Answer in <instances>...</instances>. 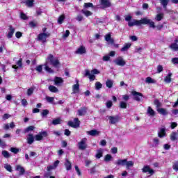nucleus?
<instances>
[{
	"label": "nucleus",
	"instance_id": "8fccbe9b",
	"mask_svg": "<svg viewBox=\"0 0 178 178\" xmlns=\"http://www.w3.org/2000/svg\"><path fill=\"white\" fill-rule=\"evenodd\" d=\"M63 20H65V15H62L58 19V24H62V23H63Z\"/></svg>",
	"mask_w": 178,
	"mask_h": 178
},
{
	"label": "nucleus",
	"instance_id": "39448f33",
	"mask_svg": "<svg viewBox=\"0 0 178 178\" xmlns=\"http://www.w3.org/2000/svg\"><path fill=\"white\" fill-rule=\"evenodd\" d=\"M87 138H83L81 139L80 142L78 143V148L81 149V151H84V149H87Z\"/></svg>",
	"mask_w": 178,
	"mask_h": 178
},
{
	"label": "nucleus",
	"instance_id": "9b49d317",
	"mask_svg": "<svg viewBox=\"0 0 178 178\" xmlns=\"http://www.w3.org/2000/svg\"><path fill=\"white\" fill-rule=\"evenodd\" d=\"M76 84L72 86V91L74 94H79L80 92V84L79 80H76Z\"/></svg>",
	"mask_w": 178,
	"mask_h": 178
},
{
	"label": "nucleus",
	"instance_id": "774afa93",
	"mask_svg": "<svg viewBox=\"0 0 178 178\" xmlns=\"http://www.w3.org/2000/svg\"><path fill=\"white\" fill-rule=\"evenodd\" d=\"M172 62L174 63V65H178V58L175 57L172 58Z\"/></svg>",
	"mask_w": 178,
	"mask_h": 178
},
{
	"label": "nucleus",
	"instance_id": "72a5a7b5",
	"mask_svg": "<svg viewBox=\"0 0 178 178\" xmlns=\"http://www.w3.org/2000/svg\"><path fill=\"white\" fill-rule=\"evenodd\" d=\"M81 13L85 15V16H86V17H88V16L92 15V13L91 11L81 10Z\"/></svg>",
	"mask_w": 178,
	"mask_h": 178
},
{
	"label": "nucleus",
	"instance_id": "2eb2a0df",
	"mask_svg": "<svg viewBox=\"0 0 178 178\" xmlns=\"http://www.w3.org/2000/svg\"><path fill=\"white\" fill-rule=\"evenodd\" d=\"M16 170L17 172H19V176H23L24 173H26V170H24V168L20 165H17L16 166Z\"/></svg>",
	"mask_w": 178,
	"mask_h": 178
},
{
	"label": "nucleus",
	"instance_id": "864d4df0",
	"mask_svg": "<svg viewBox=\"0 0 178 178\" xmlns=\"http://www.w3.org/2000/svg\"><path fill=\"white\" fill-rule=\"evenodd\" d=\"M18 67H23V58H19L17 62Z\"/></svg>",
	"mask_w": 178,
	"mask_h": 178
},
{
	"label": "nucleus",
	"instance_id": "49530a36",
	"mask_svg": "<svg viewBox=\"0 0 178 178\" xmlns=\"http://www.w3.org/2000/svg\"><path fill=\"white\" fill-rule=\"evenodd\" d=\"M106 106L108 108V109H111V106H113V103L112 101L108 100L106 102Z\"/></svg>",
	"mask_w": 178,
	"mask_h": 178
},
{
	"label": "nucleus",
	"instance_id": "a18cd8bd",
	"mask_svg": "<svg viewBox=\"0 0 178 178\" xmlns=\"http://www.w3.org/2000/svg\"><path fill=\"white\" fill-rule=\"evenodd\" d=\"M51 123L54 124V126H56V124H60V118L53 120Z\"/></svg>",
	"mask_w": 178,
	"mask_h": 178
},
{
	"label": "nucleus",
	"instance_id": "09e8293b",
	"mask_svg": "<svg viewBox=\"0 0 178 178\" xmlns=\"http://www.w3.org/2000/svg\"><path fill=\"white\" fill-rule=\"evenodd\" d=\"M102 88V83L101 82H96L95 83V90H101Z\"/></svg>",
	"mask_w": 178,
	"mask_h": 178
},
{
	"label": "nucleus",
	"instance_id": "2f4dec72",
	"mask_svg": "<svg viewBox=\"0 0 178 178\" xmlns=\"http://www.w3.org/2000/svg\"><path fill=\"white\" fill-rule=\"evenodd\" d=\"M106 86L108 88H112V87H113V81L112 80L107 79L106 81Z\"/></svg>",
	"mask_w": 178,
	"mask_h": 178
},
{
	"label": "nucleus",
	"instance_id": "f8f14e48",
	"mask_svg": "<svg viewBox=\"0 0 178 178\" xmlns=\"http://www.w3.org/2000/svg\"><path fill=\"white\" fill-rule=\"evenodd\" d=\"M90 79V81H94L95 80V75L93 74L90 73V70H85V74H84V77H88Z\"/></svg>",
	"mask_w": 178,
	"mask_h": 178
},
{
	"label": "nucleus",
	"instance_id": "0eeeda50",
	"mask_svg": "<svg viewBox=\"0 0 178 178\" xmlns=\"http://www.w3.org/2000/svg\"><path fill=\"white\" fill-rule=\"evenodd\" d=\"M44 137H48V132L47 131L40 132L39 134L35 135V141H41Z\"/></svg>",
	"mask_w": 178,
	"mask_h": 178
},
{
	"label": "nucleus",
	"instance_id": "58836bf2",
	"mask_svg": "<svg viewBox=\"0 0 178 178\" xmlns=\"http://www.w3.org/2000/svg\"><path fill=\"white\" fill-rule=\"evenodd\" d=\"M44 70L46 72H48V73H54V70H51L49 66H48V63H47L44 64Z\"/></svg>",
	"mask_w": 178,
	"mask_h": 178
},
{
	"label": "nucleus",
	"instance_id": "f03ea898",
	"mask_svg": "<svg viewBox=\"0 0 178 178\" xmlns=\"http://www.w3.org/2000/svg\"><path fill=\"white\" fill-rule=\"evenodd\" d=\"M47 60L49 61L50 65L54 67H59L60 66V62L58 58H55L54 55L49 54L47 57Z\"/></svg>",
	"mask_w": 178,
	"mask_h": 178
},
{
	"label": "nucleus",
	"instance_id": "f704fd0d",
	"mask_svg": "<svg viewBox=\"0 0 178 178\" xmlns=\"http://www.w3.org/2000/svg\"><path fill=\"white\" fill-rule=\"evenodd\" d=\"M163 16H164L163 13L157 14L155 18L156 22H161V20L163 19Z\"/></svg>",
	"mask_w": 178,
	"mask_h": 178
},
{
	"label": "nucleus",
	"instance_id": "a878e982",
	"mask_svg": "<svg viewBox=\"0 0 178 178\" xmlns=\"http://www.w3.org/2000/svg\"><path fill=\"white\" fill-rule=\"evenodd\" d=\"M170 138L171 141H177V140H178L177 133L172 132L170 135Z\"/></svg>",
	"mask_w": 178,
	"mask_h": 178
},
{
	"label": "nucleus",
	"instance_id": "603ef678",
	"mask_svg": "<svg viewBox=\"0 0 178 178\" xmlns=\"http://www.w3.org/2000/svg\"><path fill=\"white\" fill-rule=\"evenodd\" d=\"M89 173L90 175H95V173H97V168H95V166H93L90 168Z\"/></svg>",
	"mask_w": 178,
	"mask_h": 178
},
{
	"label": "nucleus",
	"instance_id": "0e129e2a",
	"mask_svg": "<svg viewBox=\"0 0 178 178\" xmlns=\"http://www.w3.org/2000/svg\"><path fill=\"white\" fill-rule=\"evenodd\" d=\"M161 72H163V67L159 65L157 66V73H161Z\"/></svg>",
	"mask_w": 178,
	"mask_h": 178
},
{
	"label": "nucleus",
	"instance_id": "4468645a",
	"mask_svg": "<svg viewBox=\"0 0 178 178\" xmlns=\"http://www.w3.org/2000/svg\"><path fill=\"white\" fill-rule=\"evenodd\" d=\"M87 113V107H81L77 111L78 116H84Z\"/></svg>",
	"mask_w": 178,
	"mask_h": 178
},
{
	"label": "nucleus",
	"instance_id": "3c124183",
	"mask_svg": "<svg viewBox=\"0 0 178 178\" xmlns=\"http://www.w3.org/2000/svg\"><path fill=\"white\" fill-rule=\"evenodd\" d=\"M27 95L28 97H30L31 95H33V92H34V88H30L27 90Z\"/></svg>",
	"mask_w": 178,
	"mask_h": 178
},
{
	"label": "nucleus",
	"instance_id": "c9c22d12",
	"mask_svg": "<svg viewBox=\"0 0 178 178\" xmlns=\"http://www.w3.org/2000/svg\"><path fill=\"white\" fill-rule=\"evenodd\" d=\"M25 3L27 5V6L31 8L34 6V0H26Z\"/></svg>",
	"mask_w": 178,
	"mask_h": 178
},
{
	"label": "nucleus",
	"instance_id": "9d476101",
	"mask_svg": "<svg viewBox=\"0 0 178 178\" xmlns=\"http://www.w3.org/2000/svg\"><path fill=\"white\" fill-rule=\"evenodd\" d=\"M115 63L118 66L123 67L126 65V61L124 60H123V57L119 56L115 59Z\"/></svg>",
	"mask_w": 178,
	"mask_h": 178
},
{
	"label": "nucleus",
	"instance_id": "7ed1b4c3",
	"mask_svg": "<svg viewBox=\"0 0 178 178\" xmlns=\"http://www.w3.org/2000/svg\"><path fill=\"white\" fill-rule=\"evenodd\" d=\"M51 33H40L38 35L37 41H41L42 44H45L47 42V38L50 37Z\"/></svg>",
	"mask_w": 178,
	"mask_h": 178
},
{
	"label": "nucleus",
	"instance_id": "de8ad7c7",
	"mask_svg": "<svg viewBox=\"0 0 178 178\" xmlns=\"http://www.w3.org/2000/svg\"><path fill=\"white\" fill-rule=\"evenodd\" d=\"M35 129L34 126H29L25 129V133H29V131H33Z\"/></svg>",
	"mask_w": 178,
	"mask_h": 178
},
{
	"label": "nucleus",
	"instance_id": "bf43d9fd",
	"mask_svg": "<svg viewBox=\"0 0 178 178\" xmlns=\"http://www.w3.org/2000/svg\"><path fill=\"white\" fill-rule=\"evenodd\" d=\"M35 70L37 72H38V73H42V65H38L35 67Z\"/></svg>",
	"mask_w": 178,
	"mask_h": 178
},
{
	"label": "nucleus",
	"instance_id": "5701e85b",
	"mask_svg": "<svg viewBox=\"0 0 178 178\" xmlns=\"http://www.w3.org/2000/svg\"><path fill=\"white\" fill-rule=\"evenodd\" d=\"M157 112L160 113V115H163V116H166V115L169 113L168 110L163 108H157Z\"/></svg>",
	"mask_w": 178,
	"mask_h": 178
},
{
	"label": "nucleus",
	"instance_id": "5fc2aeb1",
	"mask_svg": "<svg viewBox=\"0 0 178 178\" xmlns=\"http://www.w3.org/2000/svg\"><path fill=\"white\" fill-rule=\"evenodd\" d=\"M172 169L175 171V172H178V161H176L173 163L172 165Z\"/></svg>",
	"mask_w": 178,
	"mask_h": 178
},
{
	"label": "nucleus",
	"instance_id": "a19ab883",
	"mask_svg": "<svg viewBox=\"0 0 178 178\" xmlns=\"http://www.w3.org/2000/svg\"><path fill=\"white\" fill-rule=\"evenodd\" d=\"M145 81H146V83H148L149 84L155 83V80L152 79V78H151V76L147 77Z\"/></svg>",
	"mask_w": 178,
	"mask_h": 178
},
{
	"label": "nucleus",
	"instance_id": "69168bd1",
	"mask_svg": "<svg viewBox=\"0 0 178 178\" xmlns=\"http://www.w3.org/2000/svg\"><path fill=\"white\" fill-rule=\"evenodd\" d=\"M23 35V33L20 31H17L15 33L16 38H21V37Z\"/></svg>",
	"mask_w": 178,
	"mask_h": 178
},
{
	"label": "nucleus",
	"instance_id": "c756f323",
	"mask_svg": "<svg viewBox=\"0 0 178 178\" xmlns=\"http://www.w3.org/2000/svg\"><path fill=\"white\" fill-rule=\"evenodd\" d=\"M165 83H171L172 81V73H169L164 79Z\"/></svg>",
	"mask_w": 178,
	"mask_h": 178
},
{
	"label": "nucleus",
	"instance_id": "ddd939ff",
	"mask_svg": "<svg viewBox=\"0 0 178 178\" xmlns=\"http://www.w3.org/2000/svg\"><path fill=\"white\" fill-rule=\"evenodd\" d=\"M100 4L104 8H111L112 6V3L109 0H100Z\"/></svg>",
	"mask_w": 178,
	"mask_h": 178
},
{
	"label": "nucleus",
	"instance_id": "79ce46f5",
	"mask_svg": "<svg viewBox=\"0 0 178 178\" xmlns=\"http://www.w3.org/2000/svg\"><path fill=\"white\" fill-rule=\"evenodd\" d=\"M120 108H121V109H127V103H126L125 102H120Z\"/></svg>",
	"mask_w": 178,
	"mask_h": 178
},
{
	"label": "nucleus",
	"instance_id": "20e7f679",
	"mask_svg": "<svg viewBox=\"0 0 178 178\" xmlns=\"http://www.w3.org/2000/svg\"><path fill=\"white\" fill-rule=\"evenodd\" d=\"M131 94L134 97V100L137 101V102H140V101H141V99H143L144 97V95H143V93L135 90L131 91Z\"/></svg>",
	"mask_w": 178,
	"mask_h": 178
},
{
	"label": "nucleus",
	"instance_id": "423d86ee",
	"mask_svg": "<svg viewBox=\"0 0 178 178\" xmlns=\"http://www.w3.org/2000/svg\"><path fill=\"white\" fill-rule=\"evenodd\" d=\"M74 122L69 121L68 126H70V127H72L73 129H77L80 127V120H79V118H74Z\"/></svg>",
	"mask_w": 178,
	"mask_h": 178
},
{
	"label": "nucleus",
	"instance_id": "cd10ccee",
	"mask_svg": "<svg viewBox=\"0 0 178 178\" xmlns=\"http://www.w3.org/2000/svg\"><path fill=\"white\" fill-rule=\"evenodd\" d=\"M130 47H131V43H125L124 44L123 47L121 48V51L124 52V51H127V49H129L130 48Z\"/></svg>",
	"mask_w": 178,
	"mask_h": 178
},
{
	"label": "nucleus",
	"instance_id": "338daca9",
	"mask_svg": "<svg viewBox=\"0 0 178 178\" xmlns=\"http://www.w3.org/2000/svg\"><path fill=\"white\" fill-rule=\"evenodd\" d=\"M83 15H78L77 16H76V19L77 20V22H81L82 20H83Z\"/></svg>",
	"mask_w": 178,
	"mask_h": 178
},
{
	"label": "nucleus",
	"instance_id": "6ab92c4d",
	"mask_svg": "<svg viewBox=\"0 0 178 178\" xmlns=\"http://www.w3.org/2000/svg\"><path fill=\"white\" fill-rule=\"evenodd\" d=\"M8 27H9L8 30H10V31L7 35V38L10 39L12 38V37H13V34H15V28H13L12 25H10Z\"/></svg>",
	"mask_w": 178,
	"mask_h": 178
},
{
	"label": "nucleus",
	"instance_id": "f257e3e1",
	"mask_svg": "<svg viewBox=\"0 0 178 178\" xmlns=\"http://www.w3.org/2000/svg\"><path fill=\"white\" fill-rule=\"evenodd\" d=\"M142 24H147L149 29H155V22L152 19L147 17L142 18L141 19H134V22H129V27H134V26H142Z\"/></svg>",
	"mask_w": 178,
	"mask_h": 178
},
{
	"label": "nucleus",
	"instance_id": "aec40b11",
	"mask_svg": "<svg viewBox=\"0 0 178 178\" xmlns=\"http://www.w3.org/2000/svg\"><path fill=\"white\" fill-rule=\"evenodd\" d=\"M27 143L28 144H29V145H31V144L34 143V134H28Z\"/></svg>",
	"mask_w": 178,
	"mask_h": 178
},
{
	"label": "nucleus",
	"instance_id": "4c0bfd02",
	"mask_svg": "<svg viewBox=\"0 0 178 178\" xmlns=\"http://www.w3.org/2000/svg\"><path fill=\"white\" fill-rule=\"evenodd\" d=\"M160 3L163 6V8H166V6L169 3V0H160Z\"/></svg>",
	"mask_w": 178,
	"mask_h": 178
},
{
	"label": "nucleus",
	"instance_id": "a211bd4d",
	"mask_svg": "<svg viewBox=\"0 0 178 178\" xmlns=\"http://www.w3.org/2000/svg\"><path fill=\"white\" fill-rule=\"evenodd\" d=\"M76 54L83 55V54H87V50L84 46H80V47L76 50Z\"/></svg>",
	"mask_w": 178,
	"mask_h": 178
},
{
	"label": "nucleus",
	"instance_id": "4d7b16f0",
	"mask_svg": "<svg viewBox=\"0 0 178 178\" xmlns=\"http://www.w3.org/2000/svg\"><path fill=\"white\" fill-rule=\"evenodd\" d=\"M112 159V155L111 154H106L104 157L105 162H109Z\"/></svg>",
	"mask_w": 178,
	"mask_h": 178
},
{
	"label": "nucleus",
	"instance_id": "052dcab7",
	"mask_svg": "<svg viewBox=\"0 0 178 178\" xmlns=\"http://www.w3.org/2000/svg\"><path fill=\"white\" fill-rule=\"evenodd\" d=\"M49 114V111L48 109L42 110L41 113L42 116H47Z\"/></svg>",
	"mask_w": 178,
	"mask_h": 178
},
{
	"label": "nucleus",
	"instance_id": "6e6552de",
	"mask_svg": "<svg viewBox=\"0 0 178 178\" xmlns=\"http://www.w3.org/2000/svg\"><path fill=\"white\" fill-rule=\"evenodd\" d=\"M142 172H143V173H149V175H150V176H152L155 173V170H154V169L151 168V167H149V165H145L142 168Z\"/></svg>",
	"mask_w": 178,
	"mask_h": 178
},
{
	"label": "nucleus",
	"instance_id": "bb28decb",
	"mask_svg": "<svg viewBox=\"0 0 178 178\" xmlns=\"http://www.w3.org/2000/svg\"><path fill=\"white\" fill-rule=\"evenodd\" d=\"M158 136L160 138L165 137V136H166V130L164 128H162L158 133Z\"/></svg>",
	"mask_w": 178,
	"mask_h": 178
},
{
	"label": "nucleus",
	"instance_id": "1a4fd4ad",
	"mask_svg": "<svg viewBox=\"0 0 178 178\" xmlns=\"http://www.w3.org/2000/svg\"><path fill=\"white\" fill-rule=\"evenodd\" d=\"M108 120L110 124H116L120 120V117L119 115H115V116H112L110 115L108 116Z\"/></svg>",
	"mask_w": 178,
	"mask_h": 178
},
{
	"label": "nucleus",
	"instance_id": "412c9836",
	"mask_svg": "<svg viewBox=\"0 0 178 178\" xmlns=\"http://www.w3.org/2000/svg\"><path fill=\"white\" fill-rule=\"evenodd\" d=\"M127 160V159H118L115 163V165H117L118 166H125Z\"/></svg>",
	"mask_w": 178,
	"mask_h": 178
},
{
	"label": "nucleus",
	"instance_id": "c03bdc74",
	"mask_svg": "<svg viewBox=\"0 0 178 178\" xmlns=\"http://www.w3.org/2000/svg\"><path fill=\"white\" fill-rule=\"evenodd\" d=\"M83 8H85V9H88V8H94V4H92V3H85L83 4Z\"/></svg>",
	"mask_w": 178,
	"mask_h": 178
},
{
	"label": "nucleus",
	"instance_id": "680f3d73",
	"mask_svg": "<svg viewBox=\"0 0 178 178\" xmlns=\"http://www.w3.org/2000/svg\"><path fill=\"white\" fill-rule=\"evenodd\" d=\"M20 17L21 19H22V20H27V19H29V17L26 14H24V13H21Z\"/></svg>",
	"mask_w": 178,
	"mask_h": 178
},
{
	"label": "nucleus",
	"instance_id": "473e14b6",
	"mask_svg": "<svg viewBox=\"0 0 178 178\" xmlns=\"http://www.w3.org/2000/svg\"><path fill=\"white\" fill-rule=\"evenodd\" d=\"M49 91H51V92H58V88H56L52 85H50L49 86Z\"/></svg>",
	"mask_w": 178,
	"mask_h": 178
},
{
	"label": "nucleus",
	"instance_id": "e2e57ef3",
	"mask_svg": "<svg viewBox=\"0 0 178 178\" xmlns=\"http://www.w3.org/2000/svg\"><path fill=\"white\" fill-rule=\"evenodd\" d=\"M91 73L92 74L95 75V74H99L101 72H99V70H98L97 68H95L91 71Z\"/></svg>",
	"mask_w": 178,
	"mask_h": 178
},
{
	"label": "nucleus",
	"instance_id": "6e6d98bb",
	"mask_svg": "<svg viewBox=\"0 0 178 178\" xmlns=\"http://www.w3.org/2000/svg\"><path fill=\"white\" fill-rule=\"evenodd\" d=\"M29 26L32 29H35V27H37V22H35L34 21H31L29 22Z\"/></svg>",
	"mask_w": 178,
	"mask_h": 178
},
{
	"label": "nucleus",
	"instance_id": "c85d7f7f",
	"mask_svg": "<svg viewBox=\"0 0 178 178\" xmlns=\"http://www.w3.org/2000/svg\"><path fill=\"white\" fill-rule=\"evenodd\" d=\"M154 105L157 108V109H159L161 106H162V103L159 102V99H155L154 101Z\"/></svg>",
	"mask_w": 178,
	"mask_h": 178
},
{
	"label": "nucleus",
	"instance_id": "7c9ffc66",
	"mask_svg": "<svg viewBox=\"0 0 178 178\" xmlns=\"http://www.w3.org/2000/svg\"><path fill=\"white\" fill-rule=\"evenodd\" d=\"M125 165L127 166V169H130L132 166H134V162L133 161H128L127 160Z\"/></svg>",
	"mask_w": 178,
	"mask_h": 178
},
{
	"label": "nucleus",
	"instance_id": "393cba45",
	"mask_svg": "<svg viewBox=\"0 0 178 178\" xmlns=\"http://www.w3.org/2000/svg\"><path fill=\"white\" fill-rule=\"evenodd\" d=\"M65 166L66 170H72V163H70V161L67 159H65Z\"/></svg>",
	"mask_w": 178,
	"mask_h": 178
},
{
	"label": "nucleus",
	"instance_id": "37998d69",
	"mask_svg": "<svg viewBox=\"0 0 178 178\" xmlns=\"http://www.w3.org/2000/svg\"><path fill=\"white\" fill-rule=\"evenodd\" d=\"M10 152H13V154H19V152L20 151V149L17 147H11L10 148Z\"/></svg>",
	"mask_w": 178,
	"mask_h": 178
},
{
	"label": "nucleus",
	"instance_id": "4be33fe9",
	"mask_svg": "<svg viewBox=\"0 0 178 178\" xmlns=\"http://www.w3.org/2000/svg\"><path fill=\"white\" fill-rule=\"evenodd\" d=\"M178 40L176 39L175 40V42L174 43H172L170 45V48L172 49V51H178Z\"/></svg>",
	"mask_w": 178,
	"mask_h": 178
},
{
	"label": "nucleus",
	"instance_id": "f3484780",
	"mask_svg": "<svg viewBox=\"0 0 178 178\" xmlns=\"http://www.w3.org/2000/svg\"><path fill=\"white\" fill-rule=\"evenodd\" d=\"M101 132L97 129H92L90 131H87V134L89 136H92V137H95V136H99Z\"/></svg>",
	"mask_w": 178,
	"mask_h": 178
},
{
	"label": "nucleus",
	"instance_id": "13d9d810",
	"mask_svg": "<svg viewBox=\"0 0 178 178\" xmlns=\"http://www.w3.org/2000/svg\"><path fill=\"white\" fill-rule=\"evenodd\" d=\"M102 155H103L102 151L98 150V152H97V153L96 154V158L97 159H99L100 158H102Z\"/></svg>",
	"mask_w": 178,
	"mask_h": 178
},
{
	"label": "nucleus",
	"instance_id": "e433bc0d",
	"mask_svg": "<svg viewBox=\"0 0 178 178\" xmlns=\"http://www.w3.org/2000/svg\"><path fill=\"white\" fill-rule=\"evenodd\" d=\"M147 113H149L150 116H155V111H154V110L152 109V108H151V106H149L147 108Z\"/></svg>",
	"mask_w": 178,
	"mask_h": 178
},
{
	"label": "nucleus",
	"instance_id": "dca6fc26",
	"mask_svg": "<svg viewBox=\"0 0 178 178\" xmlns=\"http://www.w3.org/2000/svg\"><path fill=\"white\" fill-rule=\"evenodd\" d=\"M105 40L107 42H111V44H114L115 43V40L112 38V35L111 33H107L104 36Z\"/></svg>",
	"mask_w": 178,
	"mask_h": 178
},
{
	"label": "nucleus",
	"instance_id": "b1692460",
	"mask_svg": "<svg viewBox=\"0 0 178 178\" xmlns=\"http://www.w3.org/2000/svg\"><path fill=\"white\" fill-rule=\"evenodd\" d=\"M63 83V79L61 77L56 76L54 79V84L56 86H60Z\"/></svg>",
	"mask_w": 178,
	"mask_h": 178
},
{
	"label": "nucleus",
	"instance_id": "ea45409f",
	"mask_svg": "<svg viewBox=\"0 0 178 178\" xmlns=\"http://www.w3.org/2000/svg\"><path fill=\"white\" fill-rule=\"evenodd\" d=\"M1 155H3L4 158H10V154L6 150H3L1 152Z\"/></svg>",
	"mask_w": 178,
	"mask_h": 178
}]
</instances>
